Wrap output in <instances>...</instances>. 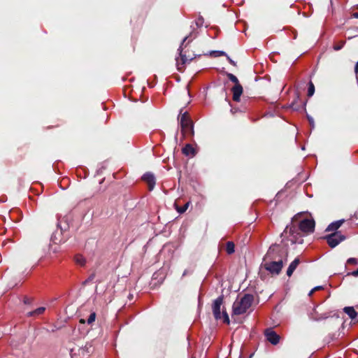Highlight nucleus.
<instances>
[{"instance_id":"nucleus-1","label":"nucleus","mask_w":358,"mask_h":358,"mask_svg":"<svg viewBox=\"0 0 358 358\" xmlns=\"http://www.w3.org/2000/svg\"><path fill=\"white\" fill-rule=\"evenodd\" d=\"M281 250L280 246L278 244H273L267 251L265 259H268L271 261L265 262L263 265L264 268L269 271L271 274L278 275L283 266L282 259L275 261L277 254Z\"/></svg>"},{"instance_id":"nucleus-2","label":"nucleus","mask_w":358,"mask_h":358,"mask_svg":"<svg viewBox=\"0 0 358 358\" xmlns=\"http://www.w3.org/2000/svg\"><path fill=\"white\" fill-rule=\"evenodd\" d=\"M187 38L188 36H185L183 38L178 48V51L180 52V57L176 59V66L178 70L180 72L184 71L186 64L189 63L196 57V55L192 52H190L189 48H187V45L189 43V41L185 43L186 41L187 40Z\"/></svg>"},{"instance_id":"nucleus-3","label":"nucleus","mask_w":358,"mask_h":358,"mask_svg":"<svg viewBox=\"0 0 358 358\" xmlns=\"http://www.w3.org/2000/svg\"><path fill=\"white\" fill-rule=\"evenodd\" d=\"M178 119L184 137H192L194 134V123L189 113L187 112L182 113L181 109Z\"/></svg>"},{"instance_id":"nucleus-4","label":"nucleus","mask_w":358,"mask_h":358,"mask_svg":"<svg viewBox=\"0 0 358 358\" xmlns=\"http://www.w3.org/2000/svg\"><path fill=\"white\" fill-rule=\"evenodd\" d=\"M253 301L254 296L252 294H244L240 301H236L234 303L232 307L233 315H239L246 313Z\"/></svg>"},{"instance_id":"nucleus-5","label":"nucleus","mask_w":358,"mask_h":358,"mask_svg":"<svg viewBox=\"0 0 358 358\" xmlns=\"http://www.w3.org/2000/svg\"><path fill=\"white\" fill-rule=\"evenodd\" d=\"M223 302V295L218 296L215 300H214L212 306L213 316L216 320L222 319L224 323L229 324L230 320L225 308L223 307L222 312L221 314L220 309Z\"/></svg>"},{"instance_id":"nucleus-6","label":"nucleus","mask_w":358,"mask_h":358,"mask_svg":"<svg viewBox=\"0 0 358 358\" xmlns=\"http://www.w3.org/2000/svg\"><path fill=\"white\" fill-rule=\"evenodd\" d=\"M346 236L341 234L340 231H335L331 234L327 235L324 237L328 245L334 248L337 246L340 243L345 240Z\"/></svg>"},{"instance_id":"nucleus-7","label":"nucleus","mask_w":358,"mask_h":358,"mask_svg":"<svg viewBox=\"0 0 358 358\" xmlns=\"http://www.w3.org/2000/svg\"><path fill=\"white\" fill-rule=\"evenodd\" d=\"M315 222L313 219H304L299 224V229L305 234H311L314 231Z\"/></svg>"},{"instance_id":"nucleus-8","label":"nucleus","mask_w":358,"mask_h":358,"mask_svg":"<svg viewBox=\"0 0 358 358\" xmlns=\"http://www.w3.org/2000/svg\"><path fill=\"white\" fill-rule=\"evenodd\" d=\"M142 180L146 182L150 191H152L154 189L156 183V179L153 173L150 172H146L142 176Z\"/></svg>"},{"instance_id":"nucleus-9","label":"nucleus","mask_w":358,"mask_h":358,"mask_svg":"<svg viewBox=\"0 0 358 358\" xmlns=\"http://www.w3.org/2000/svg\"><path fill=\"white\" fill-rule=\"evenodd\" d=\"M94 350V349L92 344L87 343L85 346L78 349V355L80 357V358H89L90 356L93 353Z\"/></svg>"},{"instance_id":"nucleus-10","label":"nucleus","mask_w":358,"mask_h":358,"mask_svg":"<svg viewBox=\"0 0 358 358\" xmlns=\"http://www.w3.org/2000/svg\"><path fill=\"white\" fill-rule=\"evenodd\" d=\"M265 336L266 339L273 345H277L280 341V336L272 329L265 330Z\"/></svg>"},{"instance_id":"nucleus-11","label":"nucleus","mask_w":358,"mask_h":358,"mask_svg":"<svg viewBox=\"0 0 358 358\" xmlns=\"http://www.w3.org/2000/svg\"><path fill=\"white\" fill-rule=\"evenodd\" d=\"M305 103L301 99L299 94L296 93L294 99L290 103L289 108L294 110H299L305 106Z\"/></svg>"},{"instance_id":"nucleus-12","label":"nucleus","mask_w":358,"mask_h":358,"mask_svg":"<svg viewBox=\"0 0 358 358\" xmlns=\"http://www.w3.org/2000/svg\"><path fill=\"white\" fill-rule=\"evenodd\" d=\"M243 91V87L241 84L234 85V86L231 88V92L233 94L232 99L234 101L238 102L240 101Z\"/></svg>"},{"instance_id":"nucleus-13","label":"nucleus","mask_w":358,"mask_h":358,"mask_svg":"<svg viewBox=\"0 0 358 358\" xmlns=\"http://www.w3.org/2000/svg\"><path fill=\"white\" fill-rule=\"evenodd\" d=\"M298 229L296 226L292 225V226H287L283 231V232L281 234V236H285L287 234H289L290 236H292L293 237H295V234H299Z\"/></svg>"},{"instance_id":"nucleus-14","label":"nucleus","mask_w":358,"mask_h":358,"mask_svg":"<svg viewBox=\"0 0 358 358\" xmlns=\"http://www.w3.org/2000/svg\"><path fill=\"white\" fill-rule=\"evenodd\" d=\"M299 263H300V259L298 257H296L294 261H292L290 263V264L287 270V275L288 276H291L292 275V273H294V270L296 268V267L298 266Z\"/></svg>"},{"instance_id":"nucleus-15","label":"nucleus","mask_w":358,"mask_h":358,"mask_svg":"<svg viewBox=\"0 0 358 358\" xmlns=\"http://www.w3.org/2000/svg\"><path fill=\"white\" fill-rule=\"evenodd\" d=\"M344 220H339L336 222H334L327 227L326 231H336L344 223Z\"/></svg>"},{"instance_id":"nucleus-16","label":"nucleus","mask_w":358,"mask_h":358,"mask_svg":"<svg viewBox=\"0 0 358 358\" xmlns=\"http://www.w3.org/2000/svg\"><path fill=\"white\" fill-rule=\"evenodd\" d=\"M343 310L352 320H356L357 318L358 313L353 307H345Z\"/></svg>"},{"instance_id":"nucleus-17","label":"nucleus","mask_w":358,"mask_h":358,"mask_svg":"<svg viewBox=\"0 0 358 358\" xmlns=\"http://www.w3.org/2000/svg\"><path fill=\"white\" fill-rule=\"evenodd\" d=\"M182 152L185 156H194L196 154V151L191 144L185 145V146L182 150Z\"/></svg>"},{"instance_id":"nucleus-18","label":"nucleus","mask_w":358,"mask_h":358,"mask_svg":"<svg viewBox=\"0 0 358 358\" xmlns=\"http://www.w3.org/2000/svg\"><path fill=\"white\" fill-rule=\"evenodd\" d=\"M190 201H187L182 206H178L177 202H175L174 206L177 212L182 214L184 213L187 210Z\"/></svg>"},{"instance_id":"nucleus-19","label":"nucleus","mask_w":358,"mask_h":358,"mask_svg":"<svg viewBox=\"0 0 358 358\" xmlns=\"http://www.w3.org/2000/svg\"><path fill=\"white\" fill-rule=\"evenodd\" d=\"M45 310V308H44V307L38 308L33 311L29 312L27 313V316L31 317V316L43 314L44 313Z\"/></svg>"},{"instance_id":"nucleus-20","label":"nucleus","mask_w":358,"mask_h":358,"mask_svg":"<svg viewBox=\"0 0 358 358\" xmlns=\"http://www.w3.org/2000/svg\"><path fill=\"white\" fill-rule=\"evenodd\" d=\"M226 251L229 255H231L235 252V245L232 241H228L226 244Z\"/></svg>"},{"instance_id":"nucleus-21","label":"nucleus","mask_w":358,"mask_h":358,"mask_svg":"<svg viewBox=\"0 0 358 358\" xmlns=\"http://www.w3.org/2000/svg\"><path fill=\"white\" fill-rule=\"evenodd\" d=\"M74 259L76 262L80 266H84L86 263L85 259L80 255H76Z\"/></svg>"},{"instance_id":"nucleus-22","label":"nucleus","mask_w":358,"mask_h":358,"mask_svg":"<svg viewBox=\"0 0 358 358\" xmlns=\"http://www.w3.org/2000/svg\"><path fill=\"white\" fill-rule=\"evenodd\" d=\"M345 44V41H340L336 43H334L333 48L335 51H338L343 48L344 45Z\"/></svg>"},{"instance_id":"nucleus-23","label":"nucleus","mask_w":358,"mask_h":358,"mask_svg":"<svg viewBox=\"0 0 358 358\" xmlns=\"http://www.w3.org/2000/svg\"><path fill=\"white\" fill-rule=\"evenodd\" d=\"M315 92V86L313 85V83L310 81L309 83H308V96L310 97L313 95Z\"/></svg>"},{"instance_id":"nucleus-24","label":"nucleus","mask_w":358,"mask_h":358,"mask_svg":"<svg viewBox=\"0 0 358 358\" xmlns=\"http://www.w3.org/2000/svg\"><path fill=\"white\" fill-rule=\"evenodd\" d=\"M227 78L234 83V85L240 84L238 79L236 76L232 73H227Z\"/></svg>"},{"instance_id":"nucleus-25","label":"nucleus","mask_w":358,"mask_h":358,"mask_svg":"<svg viewBox=\"0 0 358 358\" xmlns=\"http://www.w3.org/2000/svg\"><path fill=\"white\" fill-rule=\"evenodd\" d=\"M226 52L224 51L214 50L210 52V55L214 57H218L221 56H226Z\"/></svg>"},{"instance_id":"nucleus-26","label":"nucleus","mask_w":358,"mask_h":358,"mask_svg":"<svg viewBox=\"0 0 358 358\" xmlns=\"http://www.w3.org/2000/svg\"><path fill=\"white\" fill-rule=\"evenodd\" d=\"M96 317V314L95 312L91 313L87 320V324H92L95 321Z\"/></svg>"},{"instance_id":"nucleus-27","label":"nucleus","mask_w":358,"mask_h":358,"mask_svg":"<svg viewBox=\"0 0 358 358\" xmlns=\"http://www.w3.org/2000/svg\"><path fill=\"white\" fill-rule=\"evenodd\" d=\"M347 264H352V265H357L358 264V261L356 258L350 257L347 260L346 262Z\"/></svg>"},{"instance_id":"nucleus-28","label":"nucleus","mask_w":358,"mask_h":358,"mask_svg":"<svg viewBox=\"0 0 358 358\" xmlns=\"http://www.w3.org/2000/svg\"><path fill=\"white\" fill-rule=\"evenodd\" d=\"M303 214V213H299L296 215H295L294 216V217L292 218V222H296Z\"/></svg>"},{"instance_id":"nucleus-29","label":"nucleus","mask_w":358,"mask_h":358,"mask_svg":"<svg viewBox=\"0 0 358 358\" xmlns=\"http://www.w3.org/2000/svg\"><path fill=\"white\" fill-rule=\"evenodd\" d=\"M351 16L352 17L358 19V8H357V10H354L352 11Z\"/></svg>"},{"instance_id":"nucleus-30","label":"nucleus","mask_w":358,"mask_h":358,"mask_svg":"<svg viewBox=\"0 0 358 358\" xmlns=\"http://www.w3.org/2000/svg\"><path fill=\"white\" fill-rule=\"evenodd\" d=\"M32 301V299H30L27 296H24V299H23V302L25 303V304H30Z\"/></svg>"},{"instance_id":"nucleus-31","label":"nucleus","mask_w":358,"mask_h":358,"mask_svg":"<svg viewBox=\"0 0 358 358\" xmlns=\"http://www.w3.org/2000/svg\"><path fill=\"white\" fill-rule=\"evenodd\" d=\"M347 275H352L355 277H357L358 276V268L356 271L348 273Z\"/></svg>"},{"instance_id":"nucleus-32","label":"nucleus","mask_w":358,"mask_h":358,"mask_svg":"<svg viewBox=\"0 0 358 358\" xmlns=\"http://www.w3.org/2000/svg\"><path fill=\"white\" fill-rule=\"evenodd\" d=\"M226 57H227V60L229 61V62L232 64L233 66H236V63L232 59L230 58L229 56H228L227 55H226Z\"/></svg>"},{"instance_id":"nucleus-33","label":"nucleus","mask_w":358,"mask_h":358,"mask_svg":"<svg viewBox=\"0 0 358 358\" xmlns=\"http://www.w3.org/2000/svg\"><path fill=\"white\" fill-rule=\"evenodd\" d=\"M202 22H203V18L202 17H199L197 21H196V24L197 26H200L202 24Z\"/></svg>"},{"instance_id":"nucleus-34","label":"nucleus","mask_w":358,"mask_h":358,"mask_svg":"<svg viewBox=\"0 0 358 358\" xmlns=\"http://www.w3.org/2000/svg\"><path fill=\"white\" fill-rule=\"evenodd\" d=\"M94 274H92L85 281V282H88L90 281H92L94 278Z\"/></svg>"},{"instance_id":"nucleus-35","label":"nucleus","mask_w":358,"mask_h":358,"mask_svg":"<svg viewBox=\"0 0 358 358\" xmlns=\"http://www.w3.org/2000/svg\"><path fill=\"white\" fill-rule=\"evenodd\" d=\"M355 72L356 75L357 76V74H358V62H357V64L355 66Z\"/></svg>"},{"instance_id":"nucleus-36","label":"nucleus","mask_w":358,"mask_h":358,"mask_svg":"<svg viewBox=\"0 0 358 358\" xmlns=\"http://www.w3.org/2000/svg\"><path fill=\"white\" fill-rule=\"evenodd\" d=\"M326 317H327V316L324 317L323 318H326ZM322 318V317H315V316L312 315V319H313L314 320H320Z\"/></svg>"},{"instance_id":"nucleus-37","label":"nucleus","mask_w":358,"mask_h":358,"mask_svg":"<svg viewBox=\"0 0 358 358\" xmlns=\"http://www.w3.org/2000/svg\"><path fill=\"white\" fill-rule=\"evenodd\" d=\"M322 289H323V287L322 286H317L315 288H313V290L317 291V290H320Z\"/></svg>"},{"instance_id":"nucleus-38","label":"nucleus","mask_w":358,"mask_h":358,"mask_svg":"<svg viewBox=\"0 0 358 358\" xmlns=\"http://www.w3.org/2000/svg\"><path fill=\"white\" fill-rule=\"evenodd\" d=\"M79 322L81 324H85L86 322L85 319H80Z\"/></svg>"},{"instance_id":"nucleus-39","label":"nucleus","mask_w":358,"mask_h":358,"mask_svg":"<svg viewBox=\"0 0 358 358\" xmlns=\"http://www.w3.org/2000/svg\"><path fill=\"white\" fill-rule=\"evenodd\" d=\"M308 120H309L310 123L312 124L313 122V118L312 117H308Z\"/></svg>"},{"instance_id":"nucleus-40","label":"nucleus","mask_w":358,"mask_h":358,"mask_svg":"<svg viewBox=\"0 0 358 358\" xmlns=\"http://www.w3.org/2000/svg\"><path fill=\"white\" fill-rule=\"evenodd\" d=\"M314 292H315V290H313V289L309 292V294H308V295H309V296H311V295L314 293Z\"/></svg>"},{"instance_id":"nucleus-41","label":"nucleus","mask_w":358,"mask_h":358,"mask_svg":"<svg viewBox=\"0 0 358 358\" xmlns=\"http://www.w3.org/2000/svg\"><path fill=\"white\" fill-rule=\"evenodd\" d=\"M291 241H292L293 243H296V240L292 239V240H291Z\"/></svg>"},{"instance_id":"nucleus-42","label":"nucleus","mask_w":358,"mask_h":358,"mask_svg":"<svg viewBox=\"0 0 358 358\" xmlns=\"http://www.w3.org/2000/svg\"><path fill=\"white\" fill-rule=\"evenodd\" d=\"M192 358H195V357H192Z\"/></svg>"}]
</instances>
